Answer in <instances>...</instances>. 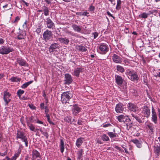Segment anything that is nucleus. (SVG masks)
Instances as JSON below:
<instances>
[{"instance_id": "obj_1", "label": "nucleus", "mask_w": 160, "mask_h": 160, "mask_svg": "<svg viewBox=\"0 0 160 160\" xmlns=\"http://www.w3.org/2000/svg\"><path fill=\"white\" fill-rule=\"evenodd\" d=\"M125 74L128 76L129 79L132 81H138L139 79L137 72L134 70L127 69L126 71Z\"/></svg>"}, {"instance_id": "obj_2", "label": "nucleus", "mask_w": 160, "mask_h": 160, "mask_svg": "<svg viewBox=\"0 0 160 160\" xmlns=\"http://www.w3.org/2000/svg\"><path fill=\"white\" fill-rule=\"evenodd\" d=\"M72 97V94L71 92H64L61 94V101L63 104L69 103L70 100Z\"/></svg>"}, {"instance_id": "obj_3", "label": "nucleus", "mask_w": 160, "mask_h": 160, "mask_svg": "<svg viewBox=\"0 0 160 160\" xmlns=\"http://www.w3.org/2000/svg\"><path fill=\"white\" fill-rule=\"evenodd\" d=\"M14 50L12 47L8 45L2 46L0 47V54L2 55L8 54Z\"/></svg>"}, {"instance_id": "obj_4", "label": "nucleus", "mask_w": 160, "mask_h": 160, "mask_svg": "<svg viewBox=\"0 0 160 160\" xmlns=\"http://www.w3.org/2000/svg\"><path fill=\"white\" fill-rule=\"evenodd\" d=\"M16 138L17 140L18 138L20 139L22 142H25V146L27 147H28V142L27 138L23 132L18 131Z\"/></svg>"}, {"instance_id": "obj_5", "label": "nucleus", "mask_w": 160, "mask_h": 160, "mask_svg": "<svg viewBox=\"0 0 160 160\" xmlns=\"http://www.w3.org/2000/svg\"><path fill=\"white\" fill-rule=\"evenodd\" d=\"M44 109H45L44 112L46 114V116L47 119L48 121L50 124L53 125H54L55 123L50 120L49 115L48 114L49 109H48V107L47 106H46L45 107L44 103H41V110H42Z\"/></svg>"}, {"instance_id": "obj_6", "label": "nucleus", "mask_w": 160, "mask_h": 160, "mask_svg": "<svg viewBox=\"0 0 160 160\" xmlns=\"http://www.w3.org/2000/svg\"><path fill=\"white\" fill-rule=\"evenodd\" d=\"M141 113L143 116L148 118L150 116L151 111L150 107L144 106L142 108Z\"/></svg>"}, {"instance_id": "obj_7", "label": "nucleus", "mask_w": 160, "mask_h": 160, "mask_svg": "<svg viewBox=\"0 0 160 160\" xmlns=\"http://www.w3.org/2000/svg\"><path fill=\"white\" fill-rule=\"evenodd\" d=\"M117 119L119 122L125 124L130 122L131 120L128 116L125 114H121L117 117Z\"/></svg>"}, {"instance_id": "obj_8", "label": "nucleus", "mask_w": 160, "mask_h": 160, "mask_svg": "<svg viewBox=\"0 0 160 160\" xmlns=\"http://www.w3.org/2000/svg\"><path fill=\"white\" fill-rule=\"evenodd\" d=\"M99 53L102 54H105L108 51L109 48L108 45L104 43H101L99 46Z\"/></svg>"}, {"instance_id": "obj_9", "label": "nucleus", "mask_w": 160, "mask_h": 160, "mask_svg": "<svg viewBox=\"0 0 160 160\" xmlns=\"http://www.w3.org/2000/svg\"><path fill=\"white\" fill-rule=\"evenodd\" d=\"M11 96V94L8 92L7 90L5 91L4 92L3 99L5 102V105L7 106L8 105L9 102L11 100V99L10 98Z\"/></svg>"}, {"instance_id": "obj_10", "label": "nucleus", "mask_w": 160, "mask_h": 160, "mask_svg": "<svg viewBox=\"0 0 160 160\" xmlns=\"http://www.w3.org/2000/svg\"><path fill=\"white\" fill-rule=\"evenodd\" d=\"M52 32L48 30H47L43 33V39L47 41L49 40L52 37Z\"/></svg>"}, {"instance_id": "obj_11", "label": "nucleus", "mask_w": 160, "mask_h": 160, "mask_svg": "<svg viewBox=\"0 0 160 160\" xmlns=\"http://www.w3.org/2000/svg\"><path fill=\"white\" fill-rule=\"evenodd\" d=\"M128 109L134 112H138L139 109L138 107L136 104L132 103H129L127 105Z\"/></svg>"}, {"instance_id": "obj_12", "label": "nucleus", "mask_w": 160, "mask_h": 160, "mask_svg": "<svg viewBox=\"0 0 160 160\" xmlns=\"http://www.w3.org/2000/svg\"><path fill=\"white\" fill-rule=\"evenodd\" d=\"M151 121L156 124L158 122V117L155 109L152 106V108Z\"/></svg>"}, {"instance_id": "obj_13", "label": "nucleus", "mask_w": 160, "mask_h": 160, "mask_svg": "<svg viewBox=\"0 0 160 160\" xmlns=\"http://www.w3.org/2000/svg\"><path fill=\"white\" fill-rule=\"evenodd\" d=\"M84 68L82 67H77L75 68L73 71V72L72 73V75L77 77H78L79 76L81 72H83Z\"/></svg>"}, {"instance_id": "obj_14", "label": "nucleus", "mask_w": 160, "mask_h": 160, "mask_svg": "<svg viewBox=\"0 0 160 160\" xmlns=\"http://www.w3.org/2000/svg\"><path fill=\"white\" fill-rule=\"evenodd\" d=\"M124 109V105L121 103L117 104L115 108V110L117 113H122Z\"/></svg>"}, {"instance_id": "obj_15", "label": "nucleus", "mask_w": 160, "mask_h": 160, "mask_svg": "<svg viewBox=\"0 0 160 160\" xmlns=\"http://www.w3.org/2000/svg\"><path fill=\"white\" fill-rule=\"evenodd\" d=\"M112 60L116 63H121L122 62V58L118 55L114 54L112 57Z\"/></svg>"}, {"instance_id": "obj_16", "label": "nucleus", "mask_w": 160, "mask_h": 160, "mask_svg": "<svg viewBox=\"0 0 160 160\" xmlns=\"http://www.w3.org/2000/svg\"><path fill=\"white\" fill-rule=\"evenodd\" d=\"M81 108L77 104H75L73 105L72 108V112L73 114L75 116H77L78 113L81 111Z\"/></svg>"}, {"instance_id": "obj_17", "label": "nucleus", "mask_w": 160, "mask_h": 160, "mask_svg": "<svg viewBox=\"0 0 160 160\" xmlns=\"http://www.w3.org/2000/svg\"><path fill=\"white\" fill-rule=\"evenodd\" d=\"M73 80L71 75L68 73H67L65 75V84L69 85L72 83Z\"/></svg>"}, {"instance_id": "obj_18", "label": "nucleus", "mask_w": 160, "mask_h": 160, "mask_svg": "<svg viewBox=\"0 0 160 160\" xmlns=\"http://www.w3.org/2000/svg\"><path fill=\"white\" fill-rule=\"evenodd\" d=\"M115 80L116 83L119 86H121L123 82V79L122 77L118 75L115 76Z\"/></svg>"}, {"instance_id": "obj_19", "label": "nucleus", "mask_w": 160, "mask_h": 160, "mask_svg": "<svg viewBox=\"0 0 160 160\" xmlns=\"http://www.w3.org/2000/svg\"><path fill=\"white\" fill-rule=\"evenodd\" d=\"M17 61L18 64L21 66L27 67L28 66V63L25 60L21 58H18L17 59Z\"/></svg>"}, {"instance_id": "obj_20", "label": "nucleus", "mask_w": 160, "mask_h": 160, "mask_svg": "<svg viewBox=\"0 0 160 160\" xmlns=\"http://www.w3.org/2000/svg\"><path fill=\"white\" fill-rule=\"evenodd\" d=\"M17 38L19 40L22 39L26 37V33L24 31L20 30L19 31L17 36Z\"/></svg>"}, {"instance_id": "obj_21", "label": "nucleus", "mask_w": 160, "mask_h": 160, "mask_svg": "<svg viewBox=\"0 0 160 160\" xmlns=\"http://www.w3.org/2000/svg\"><path fill=\"white\" fill-rule=\"evenodd\" d=\"M59 45L58 43H54L51 45L49 48L50 52H53L55 49L57 48H59Z\"/></svg>"}, {"instance_id": "obj_22", "label": "nucleus", "mask_w": 160, "mask_h": 160, "mask_svg": "<svg viewBox=\"0 0 160 160\" xmlns=\"http://www.w3.org/2000/svg\"><path fill=\"white\" fill-rule=\"evenodd\" d=\"M46 24L47 27L48 28H52L54 26V23L52 22L51 19L49 18L47 19Z\"/></svg>"}, {"instance_id": "obj_23", "label": "nucleus", "mask_w": 160, "mask_h": 160, "mask_svg": "<svg viewBox=\"0 0 160 160\" xmlns=\"http://www.w3.org/2000/svg\"><path fill=\"white\" fill-rule=\"evenodd\" d=\"M58 40L61 43L65 45H68L69 42V39L66 38H59Z\"/></svg>"}, {"instance_id": "obj_24", "label": "nucleus", "mask_w": 160, "mask_h": 160, "mask_svg": "<svg viewBox=\"0 0 160 160\" xmlns=\"http://www.w3.org/2000/svg\"><path fill=\"white\" fill-rule=\"evenodd\" d=\"M76 49L79 52H85L87 50V48L81 45H79L76 46Z\"/></svg>"}, {"instance_id": "obj_25", "label": "nucleus", "mask_w": 160, "mask_h": 160, "mask_svg": "<svg viewBox=\"0 0 160 160\" xmlns=\"http://www.w3.org/2000/svg\"><path fill=\"white\" fill-rule=\"evenodd\" d=\"M84 151L82 149H79L77 152V160H82V155L83 154Z\"/></svg>"}, {"instance_id": "obj_26", "label": "nucleus", "mask_w": 160, "mask_h": 160, "mask_svg": "<svg viewBox=\"0 0 160 160\" xmlns=\"http://www.w3.org/2000/svg\"><path fill=\"white\" fill-rule=\"evenodd\" d=\"M32 157L33 159H36L40 158V154L39 152L36 150H34L32 151Z\"/></svg>"}, {"instance_id": "obj_27", "label": "nucleus", "mask_w": 160, "mask_h": 160, "mask_svg": "<svg viewBox=\"0 0 160 160\" xmlns=\"http://www.w3.org/2000/svg\"><path fill=\"white\" fill-rule=\"evenodd\" d=\"M131 142L135 144L138 148H140L142 147L141 142L139 141L137 139L132 140Z\"/></svg>"}, {"instance_id": "obj_28", "label": "nucleus", "mask_w": 160, "mask_h": 160, "mask_svg": "<svg viewBox=\"0 0 160 160\" xmlns=\"http://www.w3.org/2000/svg\"><path fill=\"white\" fill-rule=\"evenodd\" d=\"M64 143L63 140L62 139H61L60 142L59 148L60 151L62 153H63L64 151Z\"/></svg>"}, {"instance_id": "obj_29", "label": "nucleus", "mask_w": 160, "mask_h": 160, "mask_svg": "<svg viewBox=\"0 0 160 160\" xmlns=\"http://www.w3.org/2000/svg\"><path fill=\"white\" fill-rule=\"evenodd\" d=\"M72 27L75 31H76L78 32H81V28L79 26L76 24H72Z\"/></svg>"}, {"instance_id": "obj_30", "label": "nucleus", "mask_w": 160, "mask_h": 160, "mask_svg": "<svg viewBox=\"0 0 160 160\" xmlns=\"http://www.w3.org/2000/svg\"><path fill=\"white\" fill-rule=\"evenodd\" d=\"M113 132H108L107 133L111 138H113L116 137L118 136V134L115 133V129L113 130Z\"/></svg>"}, {"instance_id": "obj_31", "label": "nucleus", "mask_w": 160, "mask_h": 160, "mask_svg": "<svg viewBox=\"0 0 160 160\" xmlns=\"http://www.w3.org/2000/svg\"><path fill=\"white\" fill-rule=\"evenodd\" d=\"M82 138H78L76 141V145L77 147L79 148L83 143Z\"/></svg>"}, {"instance_id": "obj_32", "label": "nucleus", "mask_w": 160, "mask_h": 160, "mask_svg": "<svg viewBox=\"0 0 160 160\" xmlns=\"http://www.w3.org/2000/svg\"><path fill=\"white\" fill-rule=\"evenodd\" d=\"M72 117L70 116H67L66 117H64V120L68 123L71 124H73V121H71Z\"/></svg>"}, {"instance_id": "obj_33", "label": "nucleus", "mask_w": 160, "mask_h": 160, "mask_svg": "<svg viewBox=\"0 0 160 160\" xmlns=\"http://www.w3.org/2000/svg\"><path fill=\"white\" fill-rule=\"evenodd\" d=\"M131 115L132 117H133V119H135L140 123H142V120H141L139 117L136 114H132Z\"/></svg>"}, {"instance_id": "obj_34", "label": "nucleus", "mask_w": 160, "mask_h": 160, "mask_svg": "<svg viewBox=\"0 0 160 160\" xmlns=\"http://www.w3.org/2000/svg\"><path fill=\"white\" fill-rule=\"evenodd\" d=\"M116 70L118 72H119L122 73L125 72V70L124 68L120 65H117Z\"/></svg>"}, {"instance_id": "obj_35", "label": "nucleus", "mask_w": 160, "mask_h": 160, "mask_svg": "<svg viewBox=\"0 0 160 160\" xmlns=\"http://www.w3.org/2000/svg\"><path fill=\"white\" fill-rule=\"evenodd\" d=\"M21 79L20 78H18L17 77H12L10 79H9V80H10L12 82H19L21 80Z\"/></svg>"}, {"instance_id": "obj_36", "label": "nucleus", "mask_w": 160, "mask_h": 160, "mask_svg": "<svg viewBox=\"0 0 160 160\" xmlns=\"http://www.w3.org/2000/svg\"><path fill=\"white\" fill-rule=\"evenodd\" d=\"M33 82L32 81H30L29 82H26L23 84L21 86V88L22 89H25L31 84Z\"/></svg>"}, {"instance_id": "obj_37", "label": "nucleus", "mask_w": 160, "mask_h": 160, "mask_svg": "<svg viewBox=\"0 0 160 160\" xmlns=\"http://www.w3.org/2000/svg\"><path fill=\"white\" fill-rule=\"evenodd\" d=\"M154 152L158 156H159L160 153V146H157L155 147Z\"/></svg>"}, {"instance_id": "obj_38", "label": "nucleus", "mask_w": 160, "mask_h": 160, "mask_svg": "<svg viewBox=\"0 0 160 160\" xmlns=\"http://www.w3.org/2000/svg\"><path fill=\"white\" fill-rule=\"evenodd\" d=\"M101 137V139L104 141H108L110 140L108 136L105 134L102 135Z\"/></svg>"}, {"instance_id": "obj_39", "label": "nucleus", "mask_w": 160, "mask_h": 160, "mask_svg": "<svg viewBox=\"0 0 160 160\" xmlns=\"http://www.w3.org/2000/svg\"><path fill=\"white\" fill-rule=\"evenodd\" d=\"M24 92V91L21 89H19L17 92V95L19 97V98H21L22 95Z\"/></svg>"}, {"instance_id": "obj_40", "label": "nucleus", "mask_w": 160, "mask_h": 160, "mask_svg": "<svg viewBox=\"0 0 160 160\" xmlns=\"http://www.w3.org/2000/svg\"><path fill=\"white\" fill-rule=\"evenodd\" d=\"M148 15V14L146 12H143L139 15V17L140 18H146Z\"/></svg>"}, {"instance_id": "obj_41", "label": "nucleus", "mask_w": 160, "mask_h": 160, "mask_svg": "<svg viewBox=\"0 0 160 160\" xmlns=\"http://www.w3.org/2000/svg\"><path fill=\"white\" fill-rule=\"evenodd\" d=\"M147 126L151 132H153L155 128L153 124L152 123H150Z\"/></svg>"}, {"instance_id": "obj_42", "label": "nucleus", "mask_w": 160, "mask_h": 160, "mask_svg": "<svg viewBox=\"0 0 160 160\" xmlns=\"http://www.w3.org/2000/svg\"><path fill=\"white\" fill-rule=\"evenodd\" d=\"M122 3V2L121 0H118L117 1V4L116 9L118 10L121 8V5Z\"/></svg>"}, {"instance_id": "obj_43", "label": "nucleus", "mask_w": 160, "mask_h": 160, "mask_svg": "<svg viewBox=\"0 0 160 160\" xmlns=\"http://www.w3.org/2000/svg\"><path fill=\"white\" fill-rule=\"evenodd\" d=\"M27 124H28V126L29 127V128L32 131H33L35 129V128L32 125V124L30 123L29 122H28Z\"/></svg>"}, {"instance_id": "obj_44", "label": "nucleus", "mask_w": 160, "mask_h": 160, "mask_svg": "<svg viewBox=\"0 0 160 160\" xmlns=\"http://www.w3.org/2000/svg\"><path fill=\"white\" fill-rule=\"evenodd\" d=\"M126 126V128L127 129H129L131 127H132V123L130 122H128L127 123L125 124Z\"/></svg>"}, {"instance_id": "obj_45", "label": "nucleus", "mask_w": 160, "mask_h": 160, "mask_svg": "<svg viewBox=\"0 0 160 160\" xmlns=\"http://www.w3.org/2000/svg\"><path fill=\"white\" fill-rule=\"evenodd\" d=\"M21 152V150L19 148L17 150V152L14 154L15 156L17 158L19 156Z\"/></svg>"}, {"instance_id": "obj_46", "label": "nucleus", "mask_w": 160, "mask_h": 160, "mask_svg": "<svg viewBox=\"0 0 160 160\" xmlns=\"http://www.w3.org/2000/svg\"><path fill=\"white\" fill-rule=\"evenodd\" d=\"M44 13L46 16H47L48 15V8L46 7H44Z\"/></svg>"}, {"instance_id": "obj_47", "label": "nucleus", "mask_w": 160, "mask_h": 160, "mask_svg": "<svg viewBox=\"0 0 160 160\" xmlns=\"http://www.w3.org/2000/svg\"><path fill=\"white\" fill-rule=\"evenodd\" d=\"M92 34L93 36L94 39H96L98 36V33L97 32L92 33Z\"/></svg>"}, {"instance_id": "obj_48", "label": "nucleus", "mask_w": 160, "mask_h": 160, "mask_svg": "<svg viewBox=\"0 0 160 160\" xmlns=\"http://www.w3.org/2000/svg\"><path fill=\"white\" fill-rule=\"evenodd\" d=\"M89 9L90 11H93L95 9V7L94 6L91 5L89 8Z\"/></svg>"}, {"instance_id": "obj_49", "label": "nucleus", "mask_w": 160, "mask_h": 160, "mask_svg": "<svg viewBox=\"0 0 160 160\" xmlns=\"http://www.w3.org/2000/svg\"><path fill=\"white\" fill-rule=\"evenodd\" d=\"M111 124L110 123H107L105 124H103L102 127L104 128H106L111 126Z\"/></svg>"}, {"instance_id": "obj_50", "label": "nucleus", "mask_w": 160, "mask_h": 160, "mask_svg": "<svg viewBox=\"0 0 160 160\" xmlns=\"http://www.w3.org/2000/svg\"><path fill=\"white\" fill-rule=\"evenodd\" d=\"M28 106L29 108L32 110H33L35 109V107L32 104H29Z\"/></svg>"}, {"instance_id": "obj_51", "label": "nucleus", "mask_w": 160, "mask_h": 160, "mask_svg": "<svg viewBox=\"0 0 160 160\" xmlns=\"http://www.w3.org/2000/svg\"><path fill=\"white\" fill-rule=\"evenodd\" d=\"M51 1L52 0H42V2L45 1L47 4H49L51 3Z\"/></svg>"}, {"instance_id": "obj_52", "label": "nucleus", "mask_w": 160, "mask_h": 160, "mask_svg": "<svg viewBox=\"0 0 160 160\" xmlns=\"http://www.w3.org/2000/svg\"><path fill=\"white\" fill-rule=\"evenodd\" d=\"M124 145H122V147L124 149L125 152L126 153H128V151L127 149L124 147Z\"/></svg>"}, {"instance_id": "obj_53", "label": "nucleus", "mask_w": 160, "mask_h": 160, "mask_svg": "<svg viewBox=\"0 0 160 160\" xmlns=\"http://www.w3.org/2000/svg\"><path fill=\"white\" fill-rule=\"evenodd\" d=\"M107 14L110 17H112L114 19H115V18L108 11H107Z\"/></svg>"}, {"instance_id": "obj_54", "label": "nucleus", "mask_w": 160, "mask_h": 160, "mask_svg": "<svg viewBox=\"0 0 160 160\" xmlns=\"http://www.w3.org/2000/svg\"><path fill=\"white\" fill-rule=\"evenodd\" d=\"M5 42V40L0 38V44H3Z\"/></svg>"}, {"instance_id": "obj_55", "label": "nucleus", "mask_w": 160, "mask_h": 160, "mask_svg": "<svg viewBox=\"0 0 160 160\" xmlns=\"http://www.w3.org/2000/svg\"><path fill=\"white\" fill-rule=\"evenodd\" d=\"M45 91L43 90L42 92V96L44 98V99H46V98H47L46 97V95L45 93Z\"/></svg>"}, {"instance_id": "obj_56", "label": "nucleus", "mask_w": 160, "mask_h": 160, "mask_svg": "<svg viewBox=\"0 0 160 160\" xmlns=\"http://www.w3.org/2000/svg\"><path fill=\"white\" fill-rule=\"evenodd\" d=\"M7 154V152L6 151L5 152L3 153L0 152V155L2 156H4L6 155Z\"/></svg>"}, {"instance_id": "obj_57", "label": "nucleus", "mask_w": 160, "mask_h": 160, "mask_svg": "<svg viewBox=\"0 0 160 160\" xmlns=\"http://www.w3.org/2000/svg\"><path fill=\"white\" fill-rule=\"evenodd\" d=\"M42 133H43L44 136H45L47 138H48V134L47 132H42Z\"/></svg>"}, {"instance_id": "obj_58", "label": "nucleus", "mask_w": 160, "mask_h": 160, "mask_svg": "<svg viewBox=\"0 0 160 160\" xmlns=\"http://www.w3.org/2000/svg\"><path fill=\"white\" fill-rule=\"evenodd\" d=\"M27 21H25V22H24V23H23V24L22 25V27H23V28H26V27H27Z\"/></svg>"}, {"instance_id": "obj_59", "label": "nucleus", "mask_w": 160, "mask_h": 160, "mask_svg": "<svg viewBox=\"0 0 160 160\" xmlns=\"http://www.w3.org/2000/svg\"><path fill=\"white\" fill-rule=\"evenodd\" d=\"M19 19H20V18L18 17L17 16V17H16L14 21V22H16L18 21L19 20Z\"/></svg>"}, {"instance_id": "obj_60", "label": "nucleus", "mask_w": 160, "mask_h": 160, "mask_svg": "<svg viewBox=\"0 0 160 160\" xmlns=\"http://www.w3.org/2000/svg\"><path fill=\"white\" fill-rule=\"evenodd\" d=\"M76 14L80 16H83V12H78L76 13Z\"/></svg>"}, {"instance_id": "obj_61", "label": "nucleus", "mask_w": 160, "mask_h": 160, "mask_svg": "<svg viewBox=\"0 0 160 160\" xmlns=\"http://www.w3.org/2000/svg\"><path fill=\"white\" fill-rule=\"evenodd\" d=\"M115 148L118 150L119 151H122V150L121 149V148L120 147H118V146H116L115 147Z\"/></svg>"}, {"instance_id": "obj_62", "label": "nucleus", "mask_w": 160, "mask_h": 160, "mask_svg": "<svg viewBox=\"0 0 160 160\" xmlns=\"http://www.w3.org/2000/svg\"><path fill=\"white\" fill-rule=\"evenodd\" d=\"M78 124L79 125H82V121L81 120H79L78 122Z\"/></svg>"}, {"instance_id": "obj_63", "label": "nucleus", "mask_w": 160, "mask_h": 160, "mask_svg": "<svg viewBox=\"0 0 160 160\" xmlns=\"http://www.w3.org/2000/svg\"><path fill=\"white\" fill-rule=\"evenodd\" d=\"M17 158H16V157L14 155L11 158V159L12 160H16V159Z\"/></svg>"}, {"instance_id": "obj_64", "label": "nucleus", "mask_w": 160, "mask_h": 160, "mask_svg": "<svg viewBox=\"0 0 160 160\" xmlns=\"http://www.w3.org/2000/svg\"><path fill=\"white\" fill-rule=\"evenodd\" d=\"M17 158H16V157L14 155L11 158V159L12 160H16V159Z\"/></svg>"}]
</instances>
